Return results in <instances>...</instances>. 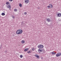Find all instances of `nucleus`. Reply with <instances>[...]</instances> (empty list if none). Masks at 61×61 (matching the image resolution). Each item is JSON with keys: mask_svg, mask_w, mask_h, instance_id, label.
Returning a JSON list of instances; mask_svg holds the SVG:
<instances>
[{"mask_svg": "<svg viewBox=\"0 0 61 61\" xmlns=\"http://www.w3.org/2000/svg\"><path fill=\"white\" fill-rule=\"evenodd\" d=\"M47 7L48 8H50V6H48Z\"/></svg>", "mask_w": 61, "mask_h": 61, "instance_id": "obj_20", "label": "nucleus"}, {"mask_svg": "<svg viewBox=\"0 0 61 61\" xmlns=\"http://www.w3.org/2000/svg\"><path fill=\"white\" fill-rule=\"evenodd\" d=\"M12 17L13 18H15V16H12Z\"/></svg>", "mask_w": 61, "mask_h": 61, "instance_id": "obj_23", "label": "nucleus"}, {"mask_svg": "<svg viewBox=\"0 0 61 61\" xmlns=\"http://www.w3.org/2000/svg\"><path fill=\"white\" fill-rule=\"evenodd\" d=\"M35 49V48H32L31 49V50L32 51H34Z\"/></svg>", "mask_w": 61, "mask_h": 61, "instance_id": "obj_18", "label": "nucleus"}, {"mask_svg": "<svg viewBox=\"0 0 61 61\" xmlns=\"http://www.w3.org/2000/svg\"><path fill=\"white\" fill-rule=\"evenodd\" d=\"M2 15H5V14L4 13H2L1 14Z\"/></svg>", "mask_w": 61, "mask_h": 61, "instance_id": "obj_17", "label": "nucleus"}, {"mask_svg": "<svg viewBox=\"0 0 61 61\" xmlns=\"http://www.w3.org/2000/svg\"><path fill=\"white\" fill-rule=\"evenodd\" d=\"M24 14L25 15H27V13H26V12H25L24 13Z\"/></svg>", "mask_w": 61, "mask_h": 61, "instance_id": "obj_21", "label": "nucleus"}, {"mask_svg": "<svg viewBox=\"0 0 61 61\" xmlns=\"http://www.w3.org/2000/svg\"><path fill=\"white\" fill-rule=\"evenodd\" d=\"M6 4V5H8V2H7Z\"/></svg>", "mask_w": 61, "mask_h": 61, "instance_id": "obj_24", "label": "nucleus"}, {"mask_svg": "<svg viewBox=\"0 0 61 61\" xmlns=\"http://www.w3.org/2000/svg\"><path fill=\"white\" fill-rule=\"evenodd\" d=\"M14 10L15 12H17V10L16 9H15Z\"/></svg>", "mask_w": 61, "mask_h": 61, "instance_id": "obj_16", "label": "nucleus"}, {"mask_svg": "<svg viewBox=\"0 0 61 61\" xmlns=\"http://www.w3.org/2000/svg\"><path fill=\"white\" fill-rule=\"evenodd\" d=\"M61 56V53H59L56 55V57H58V56Z\"/></svg>", "mask_w": 61, "mask_h": 61, "instance_id": "obj_5", "label": "nucleus"}, {"mask_svg": "<svg viewBox=\"0 0 61 61\" xmlns=\"http://www.w3.org/2000/svg\"><path fill=\"white\" fill-rule=\"evenodd\" d=\"M46 19L47 21L48 22H51V20H50V18H47Z\"/></svg>", "mask_w": 61, "mask_h": 61, "instance_id": "obj_6", "label": "nucleus"}, {"mask_svg": "<svg viewBox=\"0 0 61 61\" xmlns=\"http://www.w3.org/2000/svg\"><path fill=\"white\" fill-rule=\"evenodd\" d=\"M39 53H41L43 52V49L41 48H39L38 50Z\"/></svg>", "mask_w": 61, "mask_h": 61, "instance_id": "obj_4", "label": "nucleus"}, {"mask_svg": "<svg viewBox=\"0 0 61 61\" xmlns=\"http://www.w3.org/2000/svg\"><path fill=\"white\" fill-rule=\"evenodd\" d=\"M21 42L22 43V44H23L25 43V41H24V40H22L21 41Z\"/></svg>", "mask_w": 61, "mask_h": 61, "instance_id": "obj_10", "label": "nucleus"}, {"mask_svg": "<svg viewBox=\"0 0 61 61\" xmlns=\"http://www.w3.org/2000/svg\"><path fill=\"white\" fill-rule=\"evenodd\" d=\"M13 0H9V1L10 2H12Z\"/></svg>", "mask_w": 61, "mask_h": 61, "instance_id": "obj_22", "label": "nucleus"}, {"mask_svg": "<svg viewBox=\"0 0 61 61\" xmlns=\"http://www.w3.org/2000/svg\"><path fill=\"white\" fill-rule=\"evenodd\" d=\"M35 56L37 58H39V56H38L37 54H36L35 55Z\"/></svg>", "mask_w": 61, "mask_h": 61, "instance_id": "obj_9", "label": "nucleus"}, {"mask_svg": "<svg viewBox=\"0 0 61 61\" xmlns=\"http://www.w3.org/2000/svg\"><path fill=\"white\" fill-rule=\"evenodd\" d=\"M56 15L58 17H61V14L60 13L57 12L56 13Z\"/></svg>", "mask_w": 61, "mask_h": 61, "instance_id": "obj_3", "label": "nucleus"}, {"mask_svg": "<svg viewBox=\"0 0 61 61\" xmlns=\"http://www.w3.org/2000/svg\"><path fill=\"white\" fill-rule=\"evenodd\" d=\"M23 32V31L22 30H18L16 32V34L17 35L21 34Z\"/></svg>", "mask_w": 61, "mask_h": 61, "instance_id": "obj_1", "label": "nucleus"}, {"mask_svg": "<svg viewBox=\"0 0 61 61\" xmlns=\"http://www.w3.org/2000/svg\"><path fill=\"white\" fill-rule=\"evenodd\" d=\"M49 6H50L51 8H52L53 7V5L51 4H49Z\"/></svg>", "mask_w": 61, "mask_h": 61, "instance_id": "obj_11", "label": "nucleus"}, {"mask_svg": "<svg viewBox=\"0 0 61 61\" xmlns=\"http://www.w3.org/2000/svg\"><path fill=\"white\" fill-rule=\"evenodd\" d=\"M19 5L20 6V7H22V4L21 3H19Z\"/></svg>", "mask_w": 61, "mask_h": 61, "instance_id": "obj_14", "label": "nucleus"}, {"mask_svg": "<svg viewBox=\"0 0 61 61\" xmlns=\"http://www.w3.org/2000/svg\"><path fill=\"white\" fill-rule=\"evenodd\" d=\"M56 53L55 52H52V55H55Z\"/></svg>", "mask_w": 61, "mask_h": 61, "instance_id": "obj_12", "label": "nucleus"}, {"mask_svg": "<svg viewBox=\"0 0 61 61\" xmlns=\"http://www.w3.org/2000/svg\"><path fill=\"white\" fill-rule=\"evenodd\" d=\"M0 49H1V48H0Z\"/></svg>", "mask_w": 61, "mask_h": 61, "instance_id": "obj_25", "label": "nucleus"}, {"mask_svg": "<svg viewBox=\"0 0 61 61\" xmlns=\"http://www.w3.org/2000/svg\"><path fill=\"white\" fill-rule=\"evenodd\" d=\"M28 49H29L28 48L24 50V51H25V52H26V51H27Z\"/></svg>", "mask_w": 61, "mask_h": 61, "instance_id": "obj_13", "label": "nucleus"}, {"mask_svg": "<svg viewBox=\"0 0 61 61\" xmlns=\"http://www.w3.org/2000/svg\"><path fill=\"white\" fill-rule=\"evenodd\" d=\"M8 4L9 5H8V8L10 10L11 9V5H10V4L9 2H8Z\"/></svg>", "mask_w": 61, "mask_h": 61, "instance_id": "obj_7", "label": "nucleus"}, {"mask_svg": "<svg viewBox=\"0 0 61 61\" xmlns=\"http://www.w3.org/2000/svg\"><path fill=\"white\" fill-rule=\"evenodd\" d=\"M37 47L39 48L42 49L44 47V46L42 45H38Z\"/></svg>", "mask_w": 61, "mask_h": 61, "instance_id": "obj_2", "label": "nucleus"}, {"mask_svg": "<svg viewBox=\"0 0 61 61\" xmlns=\"http://www.w3.org/2000/svg\"><path fill=\"white\" fill-rule=\"evenodd\" d=\"M27 53H28V54H30V53H31V51H27Z\"/></svg>", "mask_w": 61, "mask_h": 61, "instance_id": "obj_15", "label": "nucleus"}, {"mask_svg": "<svg viewBox=\"0 0 61 61\" xmlns=\"http://www.w3.org/2000/svg\"><path fill=\"white\" fill-rule=\"evenodd\" d=\"M20 58H22V57H23V55H20Z\"/></svg>", "mask_w": 61, "mask_h": 61, "instance_id": "obj_19", "label": "nucleus"}, {"mask_svg": "<svg viewBox=\"0 0 61 61\" xmlns=\"http://www.w3.org/2000/svg\"><path fill=\"white\" fill-rule=\"evenodd\" d=\"M25 3L26 4H27L29 3V0H25Z\"/></svg>", "mask_w": 61, "mask_h": 61, "instance_id": "obj_8", "label": "nucleus"}]
</instances>
